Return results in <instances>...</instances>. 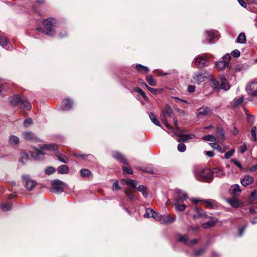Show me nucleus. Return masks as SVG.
<instances>
[{"mask_svg": "<svg viewBox=\"0 0 257 257\" xmlns=\"http://www.w3.org/2000/svg\"><path fill=\"white\" fill-rule=\"evenodd\" d=\"M196 214H194L193 217L194 219L198 218H202L206 219L209 218V216L204 212L202 210L199 209L197 206H195L194 209Z\"/></svg>", "mask_w": 257, "mask_h": 257, "instance_id": "2eb2a0df", "label": "nucleus"}, {"mask_svg": "<svg viewBox=\"0 0 257 257\" xmlns=\"http://www.w3.org/2000/svg\"><path fill=\"white\" fill-rule=\"evenodd\" d=\"M244 99V96H242L239 98L234 99L233 100V106H235V107L239 106L243 102Z\"/></svg>", "mask_w": 257, "mask_h": 257, "instance_id": "37998d69", "label": "nucleus"}, {"mask_svg": "<svg viewBox=\"0 0 257 257\" xmlns=\"http://www.w3.org/2000/svg\"><path fill=\"white\" fill-rule=\"evenodd\" d=\"M250 197L252 200L257 199V191L256 190H254L253 192H252V193L251 194Z\"/></svg>", "mask_w": 257, "mask_h": 257, "instance_id": "69168bd1", "label": "nucleus"}, {"mask_svg": "<svg viewBox=\"0 0 257 257\" xmlns=\"http://www.w3.org/2000/svg\"><path fill=\"white\" fill-rule=\"evenodd\" d=\"M235 152V149H231L229 151H227L225 154V158L226 159H229L230 158Z\"/></svg>", "mask_w": 257, "mask_h": 257, "instance_id": "6e6d98bb", "label": "nucleus"}, {"mask_svg": "<svg viewBox=\"0 0 257 257\" xmlns=\"http://www.w3.org/2000/svg\"><path fill=\"white\" fill-rule=\"evenodd\" d=\"M22 181L25 187L28 191H31L36 185V182L32 180L30 176L27 175L22 176Z\"/></svg>", "mask_w": 257, "mask_h": 257, "instance_id": "0eeeda50", "label": "nucleus"}, {"mask_svg": "<svg viewBox=\"0 0 257 257\" xmlns=\"http://www.w3.org/2000/svg\"><path fill=\"white\" fill-rule=\"evenodd\" d=\"M75 156L77 157H81L83 160H88L89 161H92L94 160V157L91 155H85V154H75Z\"/></svg>", "mask_w": 257, "mask_h": 257, "instance_id": "2f4dec72", "label": "nucleus"}, {"mask_svg": "<svg viewBox=\"0 0 257 257\" xmlns=\"http://www.w3.org/2000/svg\"><path fill=\"white\" fill-rule=\"evenodd\" d=\"M247 92L253 97H257V82L252 81L246 87Z\"/></svg>", "mask_w": 257, "mask_h": 257, "instance_id": "6e6552de", "label": "nucleus"}, {"mask_svg": "<svg viewBox=\"0 0 257 257\" xmlns=\"http://www.w3.org/2000/svg\"><path fill=\"white\" fill-rule=\"evenodd\" d=\"M58 159L64 163H67L68 162V159L67 157L62 154H59L57 156Z\"/></svg>", "mask_w": 257, "mask_h": 257, "instance_id": "de8ad7c7", "label": "nucleus"}, {"mask_svg": "<svg viewBox=\"0 0 257 257\" xmlns=\"http://www.w3.org/2000/svg\"><path fill=\"white\" fill-rule=\"evenodd\" d=\"M231 55L235 58H238L240 55V52L238 50H234L231 52Z\"/></svg>", "mask_w": 257, "mask_h": 257, "instance_id": "e2e57ef3", "label": "nucleus"}, {"mask_svg": "<svg viewBox=\"0 0 257 257\" xmlns=\"http://www.w3.org/2000/svg\"><path fill=\"white\" fill-rule=\"evenodd\" d=\"M10 103L13 106H16L21 102V99L18 95H15L10 98Z\"/></svg>", "mask_w": 257, "mask_h": 257, "instance_id": "5701e85b", "label": "nucleus"}, {"mask_svg": "<svg viewBox=\"0 0 257 257\" xmlns=\"http://www.w3.org/2000/svg\"><path fill=\"white\" fill-rule=\"evenodd\" d=\"M189 139L188 136H182L179 139H178V142H185L187 141Z\"/></svg>", "mask_w": 257, "mask_h": 257, "instance_id": "0e129e2a", "label": "nucleus"}, {"mask_svg": "<svg viewBox=\"0 0 257 257\" xmlns=\"http://www.w3.org/2000/svg\"><path fill=\"white\" fill-rule=\"evenodd\" d=\"M123 171L124 173L125 174H133V171L131 169V168L127 167V166H123L122 167Z\"/></svg>", "mask_w": 257, "mask_h": 257, "instance_id": "bf43d9fd", "label": "nucleus"}, {"mask_svg": "<svg viewBox=\"0 0 257 257\" xmlns=\"http://www.w3.org/2000/svg\"><path fill=\"white\" fill-rule=\"evenodd\" d=\"M220 80L221 81V84L220 86V90L223 89L225 91L228 90L230 88V86L228 84L227 80L225 79L223 75L220 76Z\"/></svg>", "mask_w": 257, "mask_h": 257, "instance_id": "a211bd4d", "label": "nucleus"}, {"mask_svg": "<svg viewBox=\"0 0 257 257\" xmlns=\"http://www.w3.org/2000/svg\"><path fill=\"white\" fill-rule=\"evenodd\" d=\"M154 211L151 208H148L146 210V212L144 215V217L145 218L152 217Z\"/></svg>", "mask_w": 257, "mask_h": 257, "instance_id": "49530a36", "label": "nucleus"}, {"mask_svg": "<svg viewBox=\"0 0 257 257\" xmlns=\"http://www.w3.org/2000/svg\"><path fill=\"white\" fill-rule=\"evenodd\" d=\"M206 39L208 40V42H211L214 39V32L213 31H208L206 32Z\"/></svg>", "mask_w": 257, "mask_h": 257, "instance_id": "a19ab883", "label": "nucleus"}, {"mask_svg": "<svg viewBox=\"0 0 257 257\" xmlns=\"http://www.w3.org/2000/svg\"><path fill=\"white\" fill-rule=\"evenodd\" d=\"M228 203L233 207L237 208L239 206V203L237 199L235 198L230 199L227 200Z\"/></svg>", "mask_w": 257, "mask_h": 257, "instance_id": "7c9ffc66", "label": "nucleus"}, {"mask_svg": "<svg viewBox=\"0 0 257 257\" xmlns=\"http://www.w3.org/2000/svg\"><path fill=\"white\" fill-rule=\"evenodd\" d=\"M125 183L130 185L133 188H136V184L134 180L131 179H127L125 180Z\"/></svg>", "mask_w": 257, "mask_h": 257, "instance_id": "864d4df0", "label": "nucleus"}, {"mask_svg": "<svg viewBox=\"0 0 257 257\" xmlns=\"http://www.w3.org/2000/svg\"><path fill=\"white\" fill-rule=\"evenodd\" d=\"M216 136L218 139L223 140L224 136V132L222 128L217 127L215 132Z\"/></svg>", "mask_w": 257, "mask_h": 257, "instance_id": "a878e982", "label": "nucleus"}, {"mask_svg": "<svg viewBox=\"0 0 257 257\" xmlns=\"http://www.w3.org/2000/svg\"><path fill=\"white\" fill-rule=\"evenodd\" d=\"M241 191L240 186L238 184H234L232 185L230 189V192L234 195H237Z\"/></svg>", "mask_w": 257, "mask_h": 257, "instance_id": "4be33fe9", "label": "nucleus"}, {"mask_svg": "<svg viewBox=\"0 0 257 257\" xmlns=\"http://www.w3.org/2000/svg\"><path fill=\"white\" fill-rule=\"evenodd\" d=\"M20 107L21 108L27 110H29L32 108L31 103L26 99L21 100L20 102Z\"/></svg>", "mask_w": 257, "mask_h": 257, "instance_id": "aec40b11", "label": "nucleus"}, {"mask_svg": "<svg viewBox=\"0 0 257 257\" xmlns=\"http://www.w3.org/2000/svg\"><path fill=\"white\" fill-rule=\"evenodd\" d=\"M135 91L139 93L146 101L148 100V98L146 96L145 93L140 88L137 87L135 88Z\"/></svg>", "mask_w": 257, "mask_h": 257, "instance_id": "a18cd8bd", "label": "nucleus"}, {"mask_svg": "<svg viewBox=\"0 0 257 257\" xmlns=\"http://www.w3.org/2000/svg\"><path fill=\"white\" fill-rule=\"evenodd\" d=\"M195 90V87L193 85H189L188 87V91L189 93H193Z\"/></svg>", "mask_w": 257, "mask_h": 257, "instance_id": "774afa93", "label": "nucleus"}, {"mask_svg": "<svg viewBox=\"0 0 257 257\" xmlns=\"http://www.w3.org/2000/svg\"><path fill=\"white\" fill-rule=\"evenodd\" d=\"M146 80L147 82L151 86H155L156 85V81L153 78L152 76L148 75L146 77Z\"/></svg>", "mask_w": 257, "mask_h": 257, "instance_id": "e433bc0d", "label": "nucleus"}, {"mask_svg": "<svg viewBox=\"0 0 257 257\" xmlns=\"http://www.w3.org/2000/svg\"><path fill=\"white\" fill-rule=\"evenodd\" d=\"M23 138L28 141L35 142H40V139L35 135L32 132H24L22 134Z\"/></svg>", "mask_w": 257, "mask_h": 257, "instance_id": "9d476101", "label": "nucleus"}, {"mask_svg": "<svg viewBox=\"0 0 257 257\" xmlns=\"http://www.w3.org/2000/svg\"><path fill=\"white\" fill-rule=\"evenodd\" d=\"M33 121L31 118H27L24 121L23 125L25 128L29 127L32 124Z\"/></svg>", "mask_w": 257, "mask_h": 257, "instance_id": "603ef678", "label": "nucleus"}, {"mask_svg": "<svg viewBox=\"0 0 257 257\" xmlns=\"http://www.w3.org/2000/svg\"><path fill=\"white\" fill-rule=\"evenodd\" d=\"M137 169L138 170H140L142 171H144V172H147L149 174L153 173V171L151 168H142L141 167H137Z\"/></svg>", "mask_w": 257, "mask_h": 257, "instance_id": "13d9d810", "label": "nucleus"}, {"mask_svg": "<svg viewBox=\"0 0 257 257\" xmlns=\"http://www.w3.org/2000/svg\"><path fill=\"white\" fill-rule=\"evenodd\" d=\"M8 44V39L5 36H0V45L5 47Z\"/></svg>", "mask_w": 257, "mask_h": 257, "instance_id": "09e8293b", "label": "nucleus"}, {"mask_svg": "<svg viewBox=\"0 0 257 257\" xmlns=\"http://www.w3.org/2000/svg\"><path fill=\"white\" fill-rule=\"evenodd\" d=\"M196 178L201 181L210 182L213 180V174L208 168H199L194 172Z\"/></svg>", "mask_w": 257, "mask_h": 257, "instance_id": "f03ea898", "label": "nucleus"}, {"mask_svg": "<svg viewBox=\"0 0 257 257\" xmlns=\"http://www.w3.org/2000/svg\"><path fill=\"white\" fill-rule=\"evenodd\" d=\"M58 171L60 174H66L69 171V169L67 165H62L58 167Z\"/></svg>", "mask_w": 257, "mask_h": 257, "instance_id": "c85d7f7f", "label": "nucleus"}, {"mask_svg": "<svg viewBox=\"0 0 257 257\" xmlns=\"http://www.w3.org/2000/svg\"><path fill=\"white\" fill-rule=\"evenodd\" d=\"M55 23V20L50 18L45 19L43 21V25L45 29V31L43 30L41 28H37V30L40 32H45V34L49 36H53L55 33V31L53 28Z\"/></svg>", "mask_w": 257, "mask_h": 257, "instance_id": "7ed1b4c3", "label": "nucleus"}, {"mask_svg": "<svg viewBox=\"0 0 257 257\" xmlns=\"http://www.w3.org/2000/svg\"><path fill=\"white\" fill-rule=\"evenodd\" d=\"M177 240L178 241L183 242L185 245L188 246H192L197 244L198 242V240L197 239L189 240L187 235H181L178 234L177 235Z\"/></svg>", "mask_w": 257, "mask_h": 257, "instance_id": "423d86ee", "label": "nucleus"}, {"mask_svg": "<svg viewBox=\"0 0 257 257\" xmlns=\"http://www.w3.org/2000/svg\"><path fill=\"white\" fill-rule=\"evenodd\" d=\"M137 190L142 193V195L145 198L147 197L148 193L146 191V188L144 186L142 185H139L137 187Z\"/></svg>", "mask_w": 257, "mask_h": 257, "instance_id": "4c0bfd02", "label": "nucleus"}, {"mask_svg": "<svg viewBox=\"0 0 257 257\" xmlns=\"http://www.w3.org/2000/svg\"><path fill=\"white\" fill-rule=\"evenodd\" d=\"M51 184L53 185L52 187V191H54L56 192L61 193L63 191L62 187L63 182L59 180H55L51 182Z\"/></svg>", "mask_w": 257, "mask_h": 257, "instance_id": "f8f14e48", "label": "nucleus"}, {"mask_svg": "<svg viewBox=\"0 0 257 257\" xmlns=\"http://www.w3.org/2000/svg\"><path fill=\"white\" fill-rule=\"evenodd\" d=\"M206 251V248H202L200 249H195L194 250L192 256V257H199L203 254Z\"/></svg>", "mask_w": 257, "mask_h": 257, "instance_id": "b1692460", "label": "nucleus"}, {"mask_svg": "<svg viewBox=\"0 0 257 257\" xmlns=\"http://www.w3.org/2000/svg\"><path fill=\"white\" fill-rule=\"evenodd\" d=\"M213 176L215 175L216 177H222L224 175V173L223 171L218 168H215L213 171H212Z\"/></svg>", "mask_w": 257, "mask_h": 257, "instance_id": "473e14b6", "label": "nucleus"}, {"mask_svg": "<svg viewBox=\"0 0 257 257\" xmlns=\"http://www.w3.org/2000/svg\"><path fill=\"white\" fill-rule=\"evenodd\" d=\"M203 140L207 141H211L215 142L216 138L212 135H207L203 137Z\"/></svg>", "mask_w": 257, "mask_h": 257, "instance_id": "c03bdc74", "label": "nucleus"}, {"mask_svg": "<svg viewBox=\"0 0 257 257\" xmlns=\"http://www.w3.org/2000/svg\"><path fill=\"white\" fill-rule=\"evenodd\" d=\"M246 41V35L244 33H241L237 38V42L240 44H244Z\"/></svg>", "mask_w": 257, "mask_h": 257, "instance_id": "c756f323", "label": "nucleus"}, {"mask_svg": "<svg viewBox=\"0 0 257 257\" xmlns=\"http://www.w3.org/2000/svg\"><path fill=\"white\" fill-rule=\"evenodd\" d=\"M73 106V102L69 99H66L62 102V109L64 110H68Z\"/></svg>", "mask_w": 257, "mask_h": 257, "instance_id": "f3484780", "label": "nucleus"}, {"mask_svg": "<svg viewBox=\"0 0 257 257\" xmlns=\"http://www.w3.org/2000/svg\"><path fill=\"white\" fill-rule=\"evenodd\" d=\"M208 58L204 56L199 55L195 59V64L198 68H202L208 66L207 64Z\"/></svg>", "mask_w": 257, "mask_h": 257, "instance_id": "1a4fd4ad", "label": "nucleus"}, {"mask_svg": "<svg viewBox=\"0 0 257 257\" xmlns=\"http://www.w3.org/2000/svg\"><path fill=\"white\" fill-rule=\"evenodd\" d=\"M253 181L254 178L253 177L246 175L241 180V183L243 186L247 187L251 184L253 182Z\"/></svg>", "mask_w": 257, "mask_h": 257, "instance_id": "dca6fc26", "label": "nucleus"}, {"mask_svg": "<svg viewBox=\"0 0 257 257\" xmlns=\"http://www.w3.org/2000/svg\"><path fill=\"white\" fill-rule=\"evenodd\" d=\"M209 76L206 72L198 71L194 73L192 76L191 82L195 84H200L205 81Z\"/></svg>", "mask_w": 257, "mask_h": 257, "instance_id": "39448f33", "label": "nucleus"}, {"mask_svg": "<svg viewBox=\"0 0 257 257\" xmlns=\"http://www.w3.org/2000/svg\"><path fill=\"white\" fill-rule=\"evenodd\" d=\"M173 117V110L171 107L168 105H166L165 109L161 113L160 118L162 122L169 129L171 130L172 127L167 122L168 118H172Z\"/></svg>", "mask_w": 257, "mask_h": 257, "instance_id": "20e7f679", "label": "nucleus"}, {"mask_svg": "<svg viewBox=\"0 0 257 257\" xmlns=\"http://www.w3.org/2000/svg\"><path fill=\"white\" fill-rule=\"evenodd\" d=\"M161 215L159 214L157 212H156L154 211L153 214L152 215V218H154L155 220L160 221L161 218Z\"/></svg>", "mask_w": 257, "mask_h": 257, "instance_id": "052dcab7", "label": "nucleus"}, {"mask_svg": "<svg viewBox=\"0 0 257 257\" xmlns=\"http://www.w3.org/2000/svg\"><path fill=\"white\" fill-rule=\"evenodd\" d=\"M144 85L145 86V87H146V88L150 92H151L152 93H153V94H156V91H157V90L153 88H151L149 86H148L146 84H144Z\"/></svg>", "mask_w": 257, "mask_h": 257, "instance_id": "338daca9", "label": "nucleus"}, {"mask_svg": "<svg viewBox=\"0 0 257 257\" xmlns=\"http://www.w3.org/2000/svg\"><path fill=\"white\" fill-rule=\"evenodd\" d=\"M80 175L82 177H88L91 175V172L87 169H82L80 170Z\"/></svg>", "mask_w": 257, "mask_h": 257, "instance_id": "58836bf2", "label": "nucleus"}, {"mask_svg": "<svg viewBox=\"0 0 257 257\" xmlns=\"http://www.w3.org/2000/svg\"><path fill=\"white\" fill-rule=\"evenodd\" d=\"M29 158V155L27 153L22 152L20 154L19 161L23 164H25Z\"/></svg>", "mask_w": 257, "mask_h": 257, "instance_id": "bb28decb", "label": "nucleus"}, {"mask_svg": "<svg viewBox=\"0 0 257 257\" xmlns=\"http://www.w3.org/2000/svg\"><path fill=\"white\" fill-rule=\"evenodd\" d=\"M176 217L175 216L163 215L161 216L160 222L162 224H170L174 222Z\"/></svg>", "mask_w": 257, "mask_h": 257, "instance_id": "4468645a", "label": "nucleus"}, {"mask_svg": "<svg viewBox=\"0 0 257 257\" xmlns=\"http://www.w3.org/2000/svg\"><path fill=\"white\" fill-rule=\"evenodd\" d=\"M251 135L252 138V139L254 141H256L257 140V127H253L251 131Z\"/></svg>", "mask_w": 257, "mask_h": 257, "instance_id": "8fccbe9b", "label": "nucleus"}, {"mask_svg": "<svg viewBox=\"0 0 257 257\" xmlns=\"http://www.w3.org/2000/svg\"><path fill=\"white\" fill-rule=\"evenodd\" d=\"M212 84L215 89H217V90H220L219 82L217 80L215 79L212 80Z\"/></svg>", "mask_w": 257, "mask_h": 257, "instance_id": "4d7b16f0", "label": "nucleus"}, {"mask_svg": "<svg viewBox=\"0 0 257 257\" xmlns=\"http://www.w3.org/2000/svg\"><path fill=\"white\" fill-rule=\"evenodd\" d=\"M226 65H227L224 63V62L222 60L215 62V67L219 71L224 69Z\"/></svg>", "mask_w": 257, "mask_h": 257, "instance_id": "f704fd0d", "label": "nucleus"}, {"mask_svg": "<svg viewBox=\"0 0 257 257\" xmlns=\"http://www.w3.org/2000/svg\"><path fill=\"white\" fill-rule=\"evenodd\" d=\"M210 145L211 146L212 148H213L214 149L217 150L218 151L220 152H223L224 150L222 148V147L219 145L218 144L216 143H210Z\"/></svg>", "mask_w": 257, "mask_h": 257, "instance_id": "79ce46f5", "label": "nucleus"}, {"mask_svg": "<svg viewBox=\"0 0 257 257\" xmlns=\"http://www.w3.org/2000/svg\"><path fill=\"white\" fill-rule=\"evenodd\" d=\"M11 207H12V203L9 202H8L4 204H3L1 206V208L3 211L10 210L11 209Z\"/></svg>", "mask_w": 257, "mask_h": 257, "instance_id": "ea45409f", "label": "nucleus"}, {"mask_svg": "<svg viewBox=\"0 0 257 257\" xmlns=\"http://www.w3.org/2000/svg\"><path fill=\"white\" fill-rule=\"evenodd\" d=\"M113 158L118 161L128 165V162L125 156L119 152H113L112 154Z\"/></svg>", "mask_w": 257, "mask_h": 257, "instance_id": "ddd939ff", "label": "nucleus"}, {"mask_svg": "<svg viewBox=\"0 0 257 257\" xmlns=\"http://www.w3.org/2000/svg\"><path fill=\"white\" fill-rule=\"evenodd\" d=\"M218 220L217 219H212L208 221V222L203 223L202 226L204 229L212 227L214 226L215 224L217 222Z\"/></svg>", "mask_w": 257, "mask_h": 257, "instance_id": "412c9836", "label": "nucleus"}, {"mask_svg": "<svg viewBox=\"0 0 257 257\" xmlns=\"http://www.w3.org/2000/svg\"><path fill=\"white\" fill-rule=\"evenodd\" d=\"M231 58V56L229 54H226L222 58V61H224V63L227 65L229 62Z\"/></svg>", "mask_w": 257, "mask_h": 257, "instance_id": "680f3d73", "label": "nucleus"}, {"mask_svg": "<svg viewBox=\"0 0 257 257\" xmlns=\"http://www.w3.org/2000/svg\"><path fill=\"white\" fill-rule=\"evenodd\" d=\"M188 198L187 194L180 190H177L174 195L175 202H183Z\"/></svg>", "mask_w": 257, "mask_h": 257, "instance_id": "9b49d317", "label": "nucleus"}, {"mask_svg": "<svg viewBox=\"0 0 257 257\" xmlns=\"http://www.w3.org/2000/svg\"><path fill=\"white\" fill-rule=\"evenodd\" d=\"M19 138L15 135H11L9 139V143L12 145H15L19 143Z\"/></svg>", "mask_w": 257, "mask_h": 257, "instance_id": "393cba45", "label": "nucleus"}, {"mask_svg": "<svg viewBox=\"0 0 257 257\" xmlns=\"http://www.w3.org/2000/svg\"><path fill=\"white\" fill-rule=\"evenodd\" d=\"M58 149V146L53 144H46L41 145L40 149L35 148L34 151H31L30 154L32 157L36 160H40L43 158V156L45 153L43 152L46 151H56Z\"/></svg>", "mask_w": 257, "mask_h": 257, "instance_id": "f257e3e1", "label": "nucleus"}, {"mask_svg": "<svg viewBox=\"0 0 257 257\" xmlns=\"http://www.w3.org/2000/svg\"><path fill=\"white\" fill-rule=\"evenodd\" d=\"M178 150L179 152H183L186 149V145L183 143H179L177 147Z\"/></svg>", "mask_w": 257, "mask_h": 257, "instance_id": "5fc2aeb1", "label": "nucleus"}, {"mask_svg": "<svg viewBox=\"0 0 257 257\" xmlns=\"http://www.w3.org/2000/svg\"><path fill=\"white\" fill-rule=\"evenodd\" d=\"M211 113V110L207 107H202L198 110L197 115H206Z\"/></svg>", "mask_w": 257, "mask_h": 257, "instance_id": "6ab92c4d", "label": "nucleus"}, {"mask_svg": "<svg viewBox=\"0 0 257 257\" xmlns=\"http://www.w3.org/2000/svg\"><path fill=\"white\" fill-rule=\"evenodd\" d=\"M180 202H175V209L177 210L180 211H183L185 210L186 206L185 205L183 204H180Z\"/></svg>", "mask_w": 257, "mask_h": 257, "instance_id": "72a5a7b5", "label": "nucleus"}, {"mask_svg": "<svg viewBox=\"0 0 257 257\" xmlns=\"http://www.w3.org/2000/svg\"><path fill=\"white\" fill-rule=\"evenodd\" d=\"M55 172V169L53 167H47L45 171L46 174L51 175Z\"/></svg>", "mask_w": 257, "mask_h": 257, "instance_id": "3c124183", "label": "nucleus"}, {"mask_svg": "<svg viewBox=\"0 0 257 257\" xmlns=\"http://www.w3.org/2000/svg\"><path fill=\"white\" fill-rule=\"evenodd\" d=\"M149 116L151 121L156 125L161 127V125L156 118V116L153 113H150Z\"/></svg>", "mask_w": 257, "mask_h": 257, "instance_id": "c9c22d12", "label": "nucleus"}, {"mask_svg": "<svg viewBox=\"0 0 257 257\" xmlns=\"http://www.w3.org/2000/svg\"><path fill=\"white\" fill-rule=\"evenodd\" d=\"M136 68L139 72L143 74L147 73L149 71L148 67L141 64H137L136 65Z\"/></svg>", "mask_w": 257, "mask_h": 257, "instance_id": "cd10ccee", "label": "nucleus"}]
</instances>
